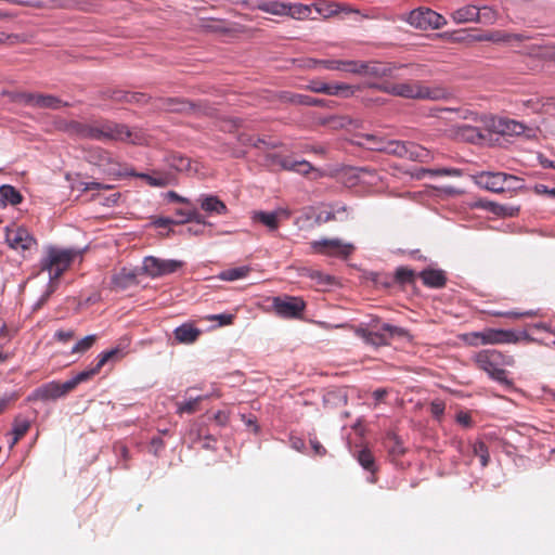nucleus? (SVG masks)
Wrapping results in <instances>:
<instances>
[{
	"label": "nucleus",
	"instance_id": "obj_13",
	"mask_svg": "<svg viewBox=\"0 0 555 555\" xmlns=\"http://www.w3.org/2000/svg\"><path fill=\"white\" fill-rule=\"evenodd\" d=\"M512 331L486 328L481 334V345L511 344L516 341Z\"/></svg>",
	"mask_w": 555,
	"mask_h": 555
},
{
	"label": "nucleus",
	"instance_id": "obj_58",
	"mask_svg": "<svg viewBox=\"0 0 555 555\" xmlns=\"http://www.w3.org/2000/svg\"><path fill=\"white\" fill-rule=\"evenodd\" d=\"M20 398V395L17 392H11L7 393L3 397L0 398V414H2L5 410L9 409L11 404H13L17 399Z\"/></svg>",
	"mask_w": 555,
	"mask_h": 555
},
{
	"label": "nucleus",
	"instance_id": "obj_54",
	"mask_svg": "<svg viewBox=\"0 0 555 555\" xmlns=\"http://www.w3.org/2000/svg\"><path fill=\"white\" fill-rule=\"evenodd\" d=\"M188 209H178L177 215L180 216L181 219L179 222H184V224L188 221L194 220V218H202V215L198 212L197 208L191 203V205H188Z\"/></svg>",
	"mask_w": 555,
	"mask_h": 555
},
{
	"label": "nucleus",
	"instance_id": "obj_14",
	"mask_svg": "<svg viewBox=\"0 0 555 555\" xmlns=\"http://www.w3.org/2000/svg\"><path fill=\"white\" fill-rule=\"evenodd\" d=\"M212 230V224L205 221L204 216L202 218H194V220L184 222H180L178 233L185 236L186 234L191 235H204L206 233H210Z\"/></svg>",
	"mask_w": 555,
	"mask_h": 555
},
{
	"label": "nucleus",
	"instance_id": "obj_31",
	"mask_svg": "<svg viewBox=\"0 0 555 555\" xmlns=\"http://www.w3.org/2000/svg\"><path fill=\"white\" fill-rule=\"evenodd\" d=\"M526 127L515 120H500L499 125L495 126V130L504 135H519L524 133Z\"/></svg>",
	"mask_w": 555,
	"mask_h": 555
},
{
	"label": "nucleus",
	"instance_id": "obj_51",
	"mask_svg": "<svg viewBox=\"0 0 555 555\" xmlns=\"http://www.w3.org/2000/svg\"><path fill=\"white\" fill-rule=\"evenodd\" d=\"M430 173L436 176H461L462 171L455 168H440V169H420V172L416 175L418 179H421L424 175Z\"/></svg>",
	"mask_w": 555,
	"mask_h": 555
},
{
	"label": "nucleus",
	"instance_id": "obj_8",
	"mask_svg": "<svg viewBox=\"0 0 555 555\" xmlns=\"http://www.w3.org/2000/svg\"><path fill=\"white\" fill-rule=\"evenodd\" d=\"M370 87L389 93L391 95L401 96L405 99L421 100L422 87L420 81H409L401 83H373Z\"/></svg>",
	"mask_w": 555,
	"mask_h": 555
},
{
	"label": "nucleus",
	"instance_id": "obj_64",
	"mask_svg": "<svg viewBox=\"0 0 555 555\" xmlns=\"http://www.w3.org/2000/svg\"><path fill=\"white\" fill-rule=\"evenodd\" d=\"M456 422L465 428L472 427L473 424L470 414L464 411H461L456 414Z\"/></svg>",
	"mask_w": 555,
	"mask_h": 555
},
{
	"label": "nucleus",
	"instance_id": "obj_47",
	"mask_svg": "<svg viewBox=\"0 0 555 555\" xmlns=\"http://www.w3.org/2000/svg\"><path fill=\"white\" fill-rule=\"evenodd\" d=\"M414 278V271L406 267H399L395 272V281L401 285L413 283Z\"/></svg>",
	"mask_w": 555,
	"mask_h": 555
},
{
	"label": "nucleus",
	"instance_id": "obj_7",
	"mask_svg": "<svg viewBox=\"0 0 555 555\" xmlns=\"http://www.w3.org/2000/svg\"><path fill=\"white\" fill-rule=\"evenodd\" d=\"M151 111L190 116V100L180 96H159L152 99Z\"/></svg>",
	"mask_w": 555,
	"mask_h": 555
},
{
	"label": "nucleus",
	"instance_id": "obj_33",
	"mask_svg": "<svg viewBox=\"0 0 555 555\" xmlns=\"http://www.w3.org/2000/svg\"><path fill=\"white\" fill-rule=\"evenodd\" d=\"M30 422L27 420H21L16 417L13 423V439L10 443V448H13L29 430Z\"/></svg>",
	"mask_w": 555,
	"mask_h": 555
},
{
	"label": "nucleus",
	"instance_id": "obj_44",
	"mask_svg": "<svg viewBox=\"0 0 555 555\" xmlns=\"http://www.w3.org/2000/svg\"><path fill=\"white\" fill-rule=\"evenodd\" d=\"M309 67L315 66L317 64H321L323 67L330 70H344V67H346L347 61H339V60H313L310 59L309 61Z\"/></svg>",
	"mask_w": 555,
	"mask_h": 555
},
{
	"label": "nucleus",
	"instance_id": "obj_37",
	"mask_svg": "<svg viewBox=\"0 0 555 555\" xmlns=\"http://www.w3.org/2000/svg\"><path fill=\"white\" fill-rule=\"evenodd\" d=\"M249 272L250 268L246 266L227 269L219 274V279L222 281H235L247 276Z\"/></svg>",
	"mask_w": 555,
	"mask_h": 555
},
{
	"label": "nucleus",
	"instance_id": "obj_34",
	"mask_svg": "<svg viewBox=\"0 0 555 555\" xmlns=\"http://www.w3.org/2000/svg\"><path fill=\"white\" fill-rule=\"evenodd\" d=\"M69 129L78 135H80L81 138L86 139H95V133H99L98 128H95V126L83 124L80 121H72L69 124Z\"/></svg>",
	"mask_w": 555,
	"mask_h": 555
},
{
	"label": "nucleus",
	"instance_id": "obj_4",
	"mask_svg": "<svg viewBox=\"0 0 555 555\" xmlns=\"http://www.w3.org/2000/svg\"><path fill=\"white\" fill-rule=\"evenodd\" d=\"M99 133H95V140H120L131 142L133 144L141 143L142 135L139 133H133L125 124H118L115 121L106 120L99 126Z\"/></svg>",
	"mask_w": 555,
	"mask_h": 555
},
{
	"label": "nucleus",
	"instance_id": "obj_18",
	"mask_svg": "<svg viewBox=\"0 0 555 555\" xmlns=\"http://www.w3.org/2000/svg\"><path fill=\"white\" fill-rule=\"evenodd\" d=\"M173 335L177 343L189 345L198 339L201 330L192 323H183L173 331Z\"/></svg>",
	"mask_w": 555,
	"mask_h": 555
},
{
	"label": "nucleus",
	"instance_id": "obj_59",
	"mask_svg": "<svg viewBox=\"0 0 555 555\" xmlns=\"http://www.w3.org/2000/svg\"><path fill=\"white\" fill-rule=\"evenodd\" d=\"M328 85L330 83H326V82H323L321 80H311L307 86H306V89L311 91V92H317V93H324V94H327V91H328Z\"/></svg>",
	"mask_w": 555,
	"mask_h": 555
},
{
	"label": "nucleus",
	"instance_id": "obj_25",
	"mask_svg": "<svg viewBox=\"0 0 555 555\" xmlns=\"http://www.w3.org/2000/svg\"><path fill=\"white\" fill-rule=\"evenodd\" d=\"M481 10L475 5H465L457 9L452 13V18L455 23L462 24L473 21H480Z\"/></svg>",
	"mask_w": 555,
	"mask_h": 555
},
{
	"label": "nucleus",
	"instance_id": "obj_30",
	"mask_svg": "<svg viewBox=\"0 0 555 555\" xmlns=\"http://www.w3.org/2000/svg\"><path fill=\"white\" fill-rule=\"evenodd\" d=\"M357 90H360L359 86H352L345 82H334L328 85L327 95L347 99L352 96Z\"/></svg>",
	"mask_w": 555,
	"mask_h": 555
},
{
	"label": "nucleus",
	"instance_id": "obj_43",
	"mask_svg": "<svg viewBox=\"0 0 555 555\" xmlns=\"http://www.w3.org/2000/svg\"><path fill=\"white\" fill-rule=\"evenodd\" d=\"M9 96H10L11 102H13V103L36 106L37 93L11 92L9 94Z\"/></svg>",
	"mask_w": 555,
	"mask_h": 555
},
{
	"label": "nucleus",
	"instance_id": "obj_12",
	"mask_svg": "<svg viewBox=\"0 0 555 555\" xmlns=\"http://www.w3.org/2000/svg\"><path fill=\"white\" fill-rule=\"evenodd\" d=\"M475 183L493 193H504L505 172L482 171L473 177Z\"/></svg>",
	"mask_w": 555,
	"mask_h": 555
},
{
	"label": "nucleus",
	"instance_id": "obj_17",
	"mask_svg": "<svg viewBox=\"0 0 555 555\" xmlns=\"http://www.w3.org/2000/svg\"><path fill=\"white\" fill-rule=\"evenodd\" d=\"M201 208L208 214L225 215L228 208L217 195L203 194L197 198Z\"/></svg>",
	"mask_w": 555,
	"mask_h": 555
},
{
	"label": "nucleus",
	"instance_id": "obj_40",
	"mask_svg": "<svg viewBox=\"0 0 555 555\" xmlns=\"http://www.w3.org/2000/svg\"><path fill=\"white\" fill-rule=\"evenodd\" d=\"M461 135L468 142L477 144L485 140V135L480 129L473 126H463L461 129Z\"/></svg>",
	"mask_w": 555,
	"mask_h": 555
},
{
	"label": "nucleus",
	"instance_id": "obj_20",
	"mask_svg": "<svg viewBox=\"0 0 555 555\" xmlns=\"http://www.w3.org/2000/svg\"><path fill=\"white\" fill-rule=\"evenodd\" d=\"M166 162L170 168L180 172L196 173L197 168H193L191 158L180 154L171 153L166 157Z\"/></svg>",
	"mask_w": 555,
	"mask_h": 555
},
{
	"label": "nucleus",
	"instance_id": "obj_26",
	"mask_svg": "<svg viewBox=\"0 0 555 555\" xmlns=\"http://www.w3.org/2000/svg\"><path fill=\"white\" fill-rule=\"evenodd\" d=\"M137 272L124 268L118 273L114 274L112 283L116 288L126 289L131 285L137 284Z\"/></svg>",
	"mask_w": 555,
	"mask_h": 555
},
{
	"label": "nucleus",
	"instance_id": "obj_16",
	"mask_svg": "<svg viewBox=\"0 0 555 555\" xmlns=\"http://www.w3.org/2000/svg\"><path fill=\"white\" fill-rule=\"evenodd\" d=\"M353 247L354 245H313L314 253L343 260L353 253Z\"/></svg>",
	"mask_w": 555,
	"mask_h": 555
},
{
	"label": "nucleus",
	"instance_id": "obj_9",
	"mask_svg": "<svg viewBox=\"0 0 555 555\" xmlns=\"http://www.w3.org/2000/svg\"><path fill=\"white\" fill-rule=\"evenodd\" d=\"M272 306L278 315L285 319L299 318L306 308V304L300 297L293 296L275 297Z\"/></svg>",
	"mask_w": 555,
	"mask_h": 555
},
{
	"label": "nucleus",
	"instance_id": "obj_2",
	"mask_svg": "<svg viewBox=\"0 0 555 555\" xmlns=\"http://www.w3.org/2000/svg\"><path fill=\"white\" fill-rule=\"evenodd\" d=\"M480 371L505 387H512L513 382L508 378L507 366H513L515 360L512 356L504 354L495 349H485L477 352L473 359Z\"/></svg>",
	"mask_w": 555,
	"mask_h": 555
},
{
	"label": "nucleus",
	"instance_id": "obj_23",
	"mask_svg": "<svg viewBox=\"0 0 555 555\" xmlns=\"http://www.w3.org/2000/svg\"><path fill=\"white\" fill-rule=\"evenodd\" d=\"M23 201L21 192L10 184H3L0 186V207L5 208L7 205L16 206Z\"/></svg>",
	"mask_w": 555,
	"mask_h": 555
},
{
	"label": "nucleus",
	"instance_id": "obj_1",
	"mask_svg": "<svg viewBox=\"0 0 555 555\" xmlns=\"http://www.w3.org/2000/svg\"><path fill=\"white\" fill-rule=\"evenodd\" d=\"M124 357V352L120 348L116 347L107 351L101 352L96 358V364L88 370L79 372L72 379L66 380L65 383L60 382H49L40 387L36 388L31 395L28 397L29 401H50L62 398L76 389V387L81 384L90 380L93 376H95L101 369L112 360H119Z\"/></svg>",
	"mask_w": 555,
	"mask_h": 555
},
{
	"label": "nucleus",
	"instance_id": "obj_35",
	"mask_svg": "<svg viewBox=\"0 0 555 555\" xmlns=\"http://www.w3.org/2000/svg\"><path fill=\"white\" fill-rule=\"evenodd\" d=\"M130 175L146 181V183H149L151 186L164 188L170 183V178L168 175L152 176L144 172L135 173L134 171H132Z\"/></svg>",
	"mask_w": 555,
	"mask_h": 555
},
{
	"label": "nucleus",
	"instance_id": "obj_56",
	"mask_svg": "<svg viewBox=\"0 0 555 555\" xmlns=\"http://www.w3.org/2000/svg\"><path fill=\"white\" fill-rule=\"evenodd\" d=\"M311 280L315 281L318 285L328 286L334 283V278L327 274H323L320 271H311L309 273Z\"/></svg>",
	"mask_w": 555,
	"mask_h": 555
},
{
	"label": "nucleus",
	"instance_id": "obj_11",
	"mask_svg": "<svg viewBox=\"0 0 555 555\" xmlns=\"http://www.w3.org/2000/svg\"><path fill=\"white\" fill-rule=\"evenodd\" d=\"M291 217V211L284 208H278L273 211L257 210L253 211L251 220L266 227L269 231L278 230L280 222L287 220Z\"/></svg>",
	"mask_w": 555,
	"mask_h": 555
},
{
	"label": "nucleus",
	"instance_id": "obj_38",
	"mask_svg": "<svg viewBox=\"0 0 555 555\" xmlns=\"http://www.w3.org/2000/svg\"><path fill=\"white\" fill-rule=\"evenodd\" d=\"M357 459L364 469L372 474L376 472L375 457L369 449H362L359 451Z\"/></svg>",
	"mask_w": 555,
	"mask_h": 555
},
{
	"label": "nucleus",
	"instance_id": "obj_36",
	"mask_svg": "<svg viewBox=\"0 0 555 555\" xmlns=\"http://www.w3.org/2000/svg\"><path fill=\"white\" fill-rule=\"evenodd\" d=\"M386 447L388 452L393 457H400L405 453V449L403 447L400 438L395 434H388L386 439Z\"/></svg>",
	"mask_w": 555,
	"mask_h": 555
},
{
	"label": "nucleus",
	"instance_id": "obj_39",
	"mask_svg": "<svg viewBox=\"0 0 555 555\" xmlns=\"http://www.w3.org/2000/svg\"><path fill=\"white\" fill-rule=\"evenodd\" d=\"M474 41H492V42H506L509 41L511 35L502 31H487L479 36H469Z\"/></svg>",
	"mask_w": 555,
	"mask_h": 555
},
{
	"label": "nucleus",
	"instance_id": "obj_60",
	"mask_svg": "<svg viewBox=\"0 0 555 555\" xmlns=\"http://www.w3.org/2000/svg\"><path fill=\"white\" fill-rule=\"evenodd\" d=\"M118 91L119 89L103 88L96 92V96L101 100H111L117 103Z\"/></svg>",
	"mask_w": 555,
	"mask_h": 555
},
{
	"label": "nucleus",
	"instance_id": "obj_46",
	"mask_svg": "<svg viewBox=\"0 0 555 555\" xmlns=\"http://www.w3.org/2000/svg\"><path fill=\"white\" fill-rule=\"evenodd\" d=\"M299 99L301 100L300 105H305V106H318V107L333 108L334 105L336 104L332 100L318 99V98H312L310 95H305V94H302V98H299Z\"/></svg>",
	"mask_w": 555,
	"mask_h": 555
},
{
	"label": "nucleus",
	"instance_id": "obj_52",
	"mask_svg": "<svg viewBox=\"0 0 555 555\" xmlns=\"http://www.w3.org/2000/svg\"><path fill=\"white\" fill-rule=\"evenodd\" d=\"M289 8H291V10H289V12H287V16H291L293 18H304V17L309 16V14L311 13V8L306 4L289 3Z\"/></svg>",
	"mask_w": 555,
	"mask_h": 555
},
{
	"label": "nucleus",
	"instance_id": "obj_50",
	"mask_svg": "<svg viewBox=\"0 0 555 555\" xmlns=\"http://www.w3.org/2000/svg\"><path fill=\"white\" fill-rule=\"evenodd\" d=\"M203 400V397H196L185 402H179L177 412L179 414H193L198 410L199 402Z\"/></svg>",
	"mask_w": 555,
	"mask_h": 555
},
{
	"label": "nucleus",
	"instance_id": "obj_32",
	"mask_svg": "<svg viewBox=\"0 0 555 555\" xmlns=\"http://www.w3.org/2000/svg\"><path fill=\"white\" fill-rule=\"evenodd\" d=\"M422 94L423 96L421 100H431V101H439V100H448L452 96V92L443 87H422Z\"/></svg>",
	"mask_w": 555,
	"mask_h": 555
},
{
	"label": "nucleus",
	"instance_id": "obj_45",
	"mask_svg": "<svg viewBox=\"0 0 555 555\" xmlns=\"http://www.w3.org/2000/svg\"><path fill=\"white\" fill-rule=\"evenodd\" d=\"M261 9L274 15H287V12L291 10L289 3L280 1L268 2Z\"/></svg>",
	"mask_w": 555,
	"mask_h": 555
},
{
	"label": "nucleus",
	"instance_id": "obj_55",
	"mask_svg": "<svg viewBox=\"0 0 555 555\" xmlns=\"http://www.w3.org/2000/svg\"><path fill=\"white\" fill-rule=\"evenodd\" d=\"M522 180L516 176L506 173V179L503 184L504 192H515L524 188Z\"/></svg>",
	"mask_w": 555,
	"mask_h": 555
},
{
	"label": "nucleus",
	"instance_id": "obj_28",
	"mask_svg": "<svg viewBox=\"0 0 555 555\" xmlns=\"http://www.w3.org/2000/svg\"><path fill=\"white\" fill-rule=\"evenodd\" d=\"M396 66L391 63H384L379 61H370L367 77L380 79L384 77H391Z\"/></svg>",
	"mask_w": 555,
	"mask_h": 555
},
{
	"label": "nucleus",
	"instance_id": "obj_41",
	"mask_svg": "<svg viewBox=\"0 0 555 555\" xmlns=\"http://www.w3.org/2000/svg\"><path fill=\"white\" fill-rule=\"evenodd\" d=\"M282 166L285 169L297 171L304 176L308 175L311 170H313L312 165L307 160L293 162L289 159H285L282 163Z\"/></svg>",
	"mask_w": 555,
	"mask_h": 555
},
{
	"label": "nucleus",
	"instance_id": "obj_42",
	"mask_svg": "<svg viewBox=\"0 0 555 555\" xmlns=\"http://www.w3.org/2000/svg\"><path fill=\"white\" fill-rule=\"evenodd\" d=\"M370 61H347L345 72L367 77Z\"/></svg>",
	"mask_w": 555,
	"mask_h": 555
},
{
	"label": "nucleus",
	"instance_id": "obj_19",
	"mask_svg": "<svg viewBox=\"0 0 555 555\" xmlns=\"http://www.w3.org/2000/svg\"><path fill=\"white\" fill-rule=\"evenodd\" d=\"M423 284L430 288H442L447 284L444 271L438 269H426L420 274Z\"/></svg>",
	"mask_w": 555,
	"mask_h": 555
},
{
	"label": "nucleus",
	"instance_id": "obj_29",
	"mask_svg": "<svg viewBox=\"0 0 555 555\" xmlns=\"http://www.w3.org/2000/svg\"><path fill=\"white\" fill-rule=\"evenodd\" d=\"M69 103L62 101L60 98L52 94L37 93L36 107L59 109L61 107H67Z\"/></svg>",
	"mask_w": 555,
	"mask_h": 555
},
{
	"label": "nucleus",
	"instance_id": "obj_3",
	"mask_svg": "<svg viewBox=\"0 0 555 555\" xmlns=\"http://www.w3.org/2000/svg\"><path fill=\"white\" fill-rule=\"evenodd\" d=\"M74 251L70 249H57L50 247L46 258L41 262L42 270H47L50 274V284L47 292L40 297L36 304V308L42 307L55 291L54 280H57L70 266L74 259Z\"/></svg>",
	"mask_w": 555,
	"mask_h": 555
},
{
	"label": "nucleus",
	"instance_id": "obj_27",
	"mask_svg": "<svg viewBox=\"0 0 555 555\" xmlns=\"http://www.w3.org/2000/svg\"><path fill=\"white\" fill-rule=\"evenodd\" d=\"M117 103H128V104H140L145 105L152 104V96L143 92H129L125 90H120L117 92Z\"/></svg>",
	"mask_w": 555,
	"mask_h": 555
},
{
	"label": "nucleus",
	"instance_id": "obj_57",
	"mask_svg": "<svg viewBox=\"0 0 555 555\" xmlns=\"http://www.w3.org/2000/svg\"><path fill=\"white\" fill-rule=\"evenodd\" d=\"M299 98H302V94L299 93H293L289 91H281L279 93V100L283 103H291L294 105H300L301 100Z\"/></svg>",
	"mask_w": 555,
	"mask_h": 555
},
{
	"label": "nucleus",
	"instance_id": "obj_10",
	"mask_svg": "<svg viewBox=\"0 0 555 555\" xmlns=\"http://www.w3.org/2000/svg\"><path fill=\"white\" fill-rule=\"evenodd\" d=\"M183 266L179 260H167L157 257L149 256L143 260V271L155 278L178 271Z\"/></svg>",
	"mask_w": 555,
	"mask_h": 555
},
{
	"label": "nucleus",
	"instance_id": "obj_48",
	"mask_svg": "<svg viewBox=\"0 0 555 555\" xmlns=\"http://www.w3.org/2000/svg\"><path fill=\"white\" fill-rule=\"evenodd\" d=\"M98 340V336L95 334L88 335L80 339L72 349V353H85L89 349L92 348V346Z\"/></svg>",
	"mask_w": 555,
	"mask_h": 555
},
{
	"label": "nucleus",
	"instance_id": "obj_5",
	"mask_svg": "<svg viewBox=\"0 0 555 555\" xmlns=\"http://www.w3.org/2000/svg\"><path fill=\"white\" fill-rule=\"evenodd\" d=\"M406 21L410 25L422 30L440 29L447 24L444 16L426 7L412 10Z\"/></svg>",
	"mask_w": 555,
	"mask_h": 555
},
{
	"label": "nucleus",
	"instance_id": "obj_15",
	"mask_svg": "<svg viewBox=\"0 0 555 555\" xmlns=\"http://www.w3.org/2000/svg\"><path fill=\"white\" fill-rule=\"evenodd\" d=\"M366 139L369 141H373L374 142V146L372 149H374L376 151L385 152L387 154L396 155V156H399V157H404L409 153L408 146L403 142L395 141L393 140V141H388L384 145L383 142L382 141H377L376 138L373 134H367Z\"/></svg>",
	"mask_w": 555,
	"mask_h": 555
},
{
	"label": "nucleus",
	"instance_id": "obj_62",
	"mask_svg": "<svg viewBox=\"0 0 555 555\" xmlns=\"http://www.w3.org/2000/svg\"><path fill=\"white\" fill-rule=\"evenodd\" d=\"M482 332H472L463 335V340L470 346L481 345Z\"/></svg>",
	"mask_w": 555,
	"mask_h": 555
},
{
	"label": "nucleus",
	"instance_id": "obj_21",
	"mask_svg": "<svg viewBox=\"0 0 555 555\" xmlns=\"http://www.w3.org/2000/svg\"><path fill=\"white\" fill-rule=\"evenodd\" d=\"M201 27L203 30L207 33L222 34V35H231L238 33V28L236 25L229 24L223 20H210L204 22Z\"/></svg>",
	"mask_w": 555,
	"mask_h": 555
},
{
	"label": "nucleus",
	"instance_id": "obj_63",
	"mask_svg": "<svg viewBox=\"0 0 555 555\" xmlns=\"http://www.w3.org/2000/svg\"><path fill=\"white\" fill-rule=\"evenodd\" d=\"M496 210H498V215L496 216L513 217V216H516L518 214L519 207L499 204V208Z\"/></svg>",
	"mask_w": 555,
	"mask_h": 555
},
{
	"label": "nucleus",
	"instance_id": "obj_22",
	"mask_svg": "<svg viewBox=\"0 0 555 555\" xmlns=\"http://www.w3.org/2000/svg\"><path fill=\"white\" fill-rule=\"evenodd\" d=\"M4 243H36V238L28 231V229L24 227H17L16 229H12L10 227H5V241Z\"/></svg>",
	"mask_w": 555,
	"mask_h": 555
},
{
	"label": "nucleus",
	"instance_id": "obj_49",
	"mask_svg": "<svg viewBox=\"0 0 555 555\" xmlns=\"http://www.w3.org/2000/svg\"><path fill=\"white\" fill-rule=\"evenodd\" d=\"M473 452L479 457L481 466L486 467L490 460V454L487 444L483 441H477L473 446Z\"/></svg>",
	"mask_w": 555,
	"mask_h": 555
},
{
	"label": "nucleus",
	"instance_id": "obj_61",
	"mask_svg": "<svg viewBox=\"0 0 555 555\" xmlns=\"http://www.w3.org/2000/svg\"><path fill=\"white\" fill-rule=\"evenodd\" d=\"M444 409H446V404L441 400H434L430 403V413L437 420H440V417L443 415Z\"/></svg>",
	"mask_w": 555,
	"mask_h": 555
},
{
	"label": "nucleus",
	"instance_id": "obj_53",
	"mask_svg": "<svg viewBox=\"0 0 555 555\" xmlns=\"http://www.w3.org/2000/svg\"><path fill=\"white\" fill-rule=\"evenodd\" d=\"M157 229H168L169 232L178 233L180 222H177L170 218H157L152 222Z\"/></svg>",
	"mask_w": 555,
	"mask_h": 555
},
{
	"label": "nucleus",
	"instance_id": "obj_24",
	"mask_svg": "<svg viewBox=\"0 0 555 555\" xmlns=\"http://www.w3.org/2000/svg\"><path fill=\"white\" fill-rule=\"evenodd\" d=\"M217 108L207 100H190V116L212 118L217 116Z\"/></svg>",
	"mask_w": 555,
	"mask_h": 555
},
{
	"label": "nucleus",
	"instance_id": "obj_6",
	"mask_svg": "<svg viewBox=\"0 0 555 555\" xmlns=\"http://www.w3.org/2000/svg\"><path fill=\"white\" fill-rule=\"evenodd\" d=\"M357 336L362 338L366 344L373 346H385L388 345L390 339L395 335H402L403 330L392 326L390 324L384 323L380 327H375L372 330L367 328H358L356 331Z\"/></svg>",
	"mask_w": 555,
	"mask_h": 555
}]
</instances>
